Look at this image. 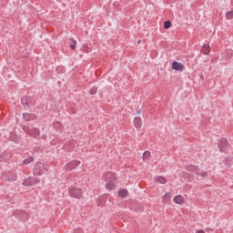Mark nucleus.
<instances>
[{
  "label": "nucleus",
  "mask_w": 233,
  "mask_h": 233,
  "mask_svg": "<svg viewBox=\"0 0 233 233\" xmlns=\"http://www.w3.org/2000/svg\"><path fill=\"white\" fill-rule=\"evenodd\" d=\"M48 171V164L43 163V162H37L35 165V167L33 169V174L35 176H43V174H46Z\"/></svg>",
  "instance_id": "f257e3e1"
},
{
  "label": "nucleus",
  "mask_w": 233,
  "mask_h": 233,
  "mask_svg": "<svg viewBox=\"0 0 233 233\" xmlns=\"http://www.w3.org/2000/svg\"><path fill=\"white\" fill-rule=\"evenodd\" d=\"M187 170H191V172H194L198 181H203V179H205V177L208 176V173L207 171H200L198 166H187Z\"/></svg>",
  "instance_id": "f03ea898"
},
{
  "label": "nucleus",
  "mask_w": 233,
  "mask_h": 233,
  "mask_svg": "<svg viewBox=\"0 0 233 233\" xmlns=\"http://www.w3.org/2000/svg\"><path fill=\"white\" fill-rule=\"evenodd\" d=\"M21 103L25 108H27V110H30L32 106H34V98L32 96H23L21 99Z\"/></svg>",
  "instance_id": "7ed1b4c3"
},
{
  "label": "nucleus",
  "mask_w": 233,
  "mask_h": 233,
  "mask_svg": "<svg viewBox=\"0 0 233 233\" xmlns=\"http://www.w3.org/2000/svg\"><path fill=\"white\" fill-rule=\"evenodd\" d=\"M68 192H69V196L71 198H76V199H81V198H83V193L81 192V188L70 187Z\"/></svg>",
  "instance_id": "20e7f679"
},
{
  "label": "nucleus",
  "mask_w": 233,
  "mask_h": 233,
  "mask_svg": "<svg viewBox=\"0 0 233 233\" xmlns=\"http://www.w3.org/2000/svg\"><path fill=\"white\" fill-rule=\"evenodd\" d=\"M24 132L31 137H37V136H39V129L36 127H24Z\"/></svg>",
  "instance_id": "39448f33"
},
{
  "label": "nucleus",
  "mask_w": 233,
  "mask_h": 233,
  "mask_svg": "<svg viewBox=\"0 0 233 233\" xmlns=\"http://www.w3.org/2000/svg\"><path fill=\"white\" fill-rule=\"evenodd\" d=\"M39 181H41L39 179V177L33 178V177H29L28 178L24 180L23 185H24V187H32L34 185H37V183H39Z\"/></svg>",
  "instance_id": "423d86ee"
},
{
  "label": "nucleus",
  "mask_w": 233,
  "mask_h": 233,
  "mask_svg": "<svg viewBox=\"0 0 233 233\" xmlns=\"http://www.w3.org/2000/svg\"><path fill=\"white\" fill-rule=\"evenodd\" d=\"M218 147L220 152H225V150L227 149V147H228V141L227 140V138H221L218 141Z\"/></svg>",
  "instance_id": "0eeeda50"
},
{
  "label": "nucleus",
  "mask_w": 233,
  "mask_h": 233,
  "mask_svg": "<svg viewBox=\"0 0 233 233\" xmlns=\"http://www.w3.org/2000/svg\"><path fill=\"white\" fill-rule=\"evenodd\" d=\"M232 56H233L232 49H227L225 52L221 54L222 61H228V59H231Z\"/></svg>",
  "instance_id": "6e6552de"
},
{
  "label": "nucleus",
  "mask_w": 233,
  "mask_h": 233,
  "mask_svg": "<svg viewBox=\"0 0 233 233\" xmlns=\"http://www.w3.org/2000/svg\"><path fill=\"white\" fill-rule=\"evenodd\" d=\"M104 179L106 182H108V181H116V174H114V172H106L104 174Z\"/></svg>",
  "instance_id": "1a4fd4ad"
},
{
  "label": "nucleus",
  "mask_w": 233,
  "mask_h": 233,
  "mask_svg": "<svg viewBox=\"0 0 233 233\" xmlns=\"http://www.w3.org/2000/svg\"><path fill=\"white\" fill-rule=\"evenodd\" d=\"M78 166H79V161L72 160L66 166V170H74V168H76Z\"/></svg>",
  "instance_id": "9d476101"
},
{
  "label": "nucleus",
  "mask_w": 233,
  "mask_h": 233,
  "mask_svg": "<svg viewBox=\"0 0 233 233\" xmlns=\"http://www.w3.org/2000/svg\"><path fill=\"white\" fill-rule=\"evenodd\" d=\"M173 201L177 203V205H183V203H185V198H183V196L177 195L173 198Z\"/></svg>",
  "instance_id": "9b49d317"
},
{
  "label": "nucleus",
  "mask_w": 233,
  "mask_h": 233,
  "mask_svg": "<svg viewBox=\"0 0 233 233\" xmlns=\"http://www.w3.org/2000/svg\"><path fill=\"white\" fill-rule=\"evenodd\" d=\"M172 68H173V70H177L178 72H181V70H183V64H181L179 62H173L172 63Z\"/></svg>",
  "instance_id": "f8f14e48"
},
{
  "label": "nucleus",
  "mask_w": 233,
  "mask_h": 233,
  "mask_svg": "<svg viewBox=\"0 0 233 233\" xmlns=\"http://www.w3.org/2000/svg\"><path fill=\"white\" fill-rule=\"evenodd\" d=\"M98 207H103L106 203V196L99 197L96 200Z\"/></svg>",
  "instance_id": "ddd939ff"
},
{
  "label": "nucleus",
  "mask_w": 233,
  "mask_h": 233,
  "mask_svg": "<svg viewBox=\"0 0 233 233\" xmlns=\"http://www.w3.org/2000/svg\"><path fill=\"white\" fill-rule=\"evenodd\" d=\"M201 53L204 54V56H208L210 54V46L209 45H204L201 48Z\"/></svg>",
  "instance_id": "4468645a"
},
{
  "label": "nucleus",
  "mask_w": 233,
  "mask_h": 233,
  "mask_svg": "<svg viewBox=\"0 0 233 233\" xmlns=\"http://www.w3.org/2000/svg\"><path fill=\"white\" fill-rule=\"evenodd\" d=\"M134 125L136 127V128H141L143 123L141 122V117L139 116H136L134 118Z\"/></svg>",
  "instance_id": "2eb2a0df"
},
{
  "label": "nucleus",
  "mask_w": 233,
  "mask_h": 233,
  "mask_svg": "<svg viewBox=\"0 0 233 233\" xmlns=\"http://www.w3.org/2000/svg\"><path fill=\"white\" fill-rule=\"evenodd\" d=\"M156 183H160V185H166L167 184V178L165 177H155Z\"/></svg>",
  "instance_id": "dca6fc26"
},
{
  "label": "nucleus",
  "mask_w": 233,
  "mask_h": 233,
  "mask_svg": "<svg viewBox=\"0 0 233 233\" xmlns=\"http://www.w3.org/2000/svg\"><path fill=\"white\" fill-rule=\"evenodd\" d=\"M106 188L107 190H114L116 188V184H114V181H108L106 183Z\"/></svg>",
  "instance_id": "f3484780"
},
{
  "label": "nucleus",
  "mask_w": 233,
  "mask_h": 233,
  "mask_svg": "<svg viewBox=\"0 0 233 233\" xmlns=\"http://www.w3.org/2000/svg\"><path fill=\"white\" fill-rule=\"evenodd\" d=\"M127 196H128V190H127L126 188H122L118 191L119 198H127Z\"/></svg>",
  "instance_id": "a211bd4d"
},
{
  "label": "nucleus",
  "mask_w": 233,
  "mask_h": 233,
  "mask_svg": "<svg viewBox=\"0 0 233 233\" xmlns=\"http://www.w3.org/2000/svg\"><path fill=\"white\" fill-rule=\"evenodd\" d=\"M170 26H172V23L170 22V20H167L164 23V28H166V30H168Z\"/></svg>",
  "instance_id": "6ab92c4d"
},
{
  "label": "nucleus",
  "mask_w": 233,
  "mask_h": 233,
  "mask_svg": "<svg viewBox=\"0 0 233 233\" xmlns=\"http://www.w3.org/2000/svg\"><path fill=\"white\" fill-rule=\"evenodd\" d=\"M32 161H34V157H29L25 158V159L23 161V163H24L25 165H28V164L32 163Z\"/></svg>",
  "instance_id": "aec40b11"
},
{
  "label": "nucleus",
  "mask_w": 233,
  "mask_h": 233,
  "mask_svg": "<svg viewBox=\"0 0 233 233\" xmlns=\"http://www.w3.org/2000/svg\"><path fill=\"white\" fill-rule=\"evenodd\" d=\"M151 154H150V151H145L143 153V159H148V157H150Z\"/></svg>",
  "instance_id": "412c9836"
},
{
  "label": "nucleus",
  "mask_w": 233,
  "mask_h": 233,
  "mask_svg": "<svg viewBox=\"0 0 233 233\" xmlns=\"http://www.w3.org/2000/svg\"><path fill=\"white\" fill-rule=\"evenodd\" d=\"M227 19H233V11H228L226 13Z\"/></svg>",
  "instance_id": "4be33fe9"
},
{
  "label": "nucleus",
  "mask_w": 233,
  "mask_h": 233,
  "mask_svg": "<svg viewBox=\"0 0 233 233\" xmlns=\"http://www.w3.org/2000/svg\"><path fill=\"white\" fill-rule=\"evenodd\" d=\"M91 96H94L95 94H97V87H93L90 89Z\"/></svg>",
  "instance_id": "5701e85b"
},
{
  "label": "nucleus",
  "mask_w": 233,
  "mask_h": 233,
  "mask_svg": "<svg viewBox=\"0 0 233 233\" xmlns=\"http://www.w3.org/2000/svg\"><path fill=\"white\" fill-rule=\"evenodd\" d=\"M76 45H77V42L74 40L73 44L70 45V48H72V50H76Z\"/></svg>",
  "instance_id": "b1692460"
},
{
  "label": "nucleus",
  "mask_w": 233,
  "mask_h": 233,
  "mask_svg": "<svg viewBox=\"0 0 233 233\" xmlns=\"http://www.w3.org/2000/svg\"><path fill=\"white\" fill-rule=\"evenodd\" d=\"M74 233H84V232L81 228H77L76 229L74 230Z\"/></svg>",
  "instance_id": "393cba45"
},
{
  "label": "nucleus",
  "mask_w": 233,
  "mask_h": 233,
  "mask_svg": "<svg viewBox=\"0 0 233 233\" xmlns=\"http://www.w3.org/2000/svg\"><path fill=\"white\" fill-rule=\"evenodd\" d=\"M17 179L16 176H13L11 178H8V181H15Z\"/></svg>",
  "instance_id": "a878e982"
},
{
  "label": "nucleus",
  "mask_w": 233,
  "mask_h": 233,
  "mask_svg": "<svg viewBox=\"0 0 233 233\" xmlns=\"http://www.w3.org/2000/svg\"><path fill=\"white\" fill-rule=\"evenodd\" d=\"M30 116V114H28V113H24L23 114V117H28Z\"/></svg>",
  "instance_id": "bb28decb"
},
{
  "label": "nucleus",
  "mask_w": 233,
  "mask_h": 233,
  "mask_svg": "<svg viewBox=\"0 0 233 233\" xmlns=\"http://www.w3.org/2000/svg\"><path fill=\"white\" fill-rule=\"evenodd\" d=\"M164 198H166V199H167V198H170V194L166 193V194L164 195Z\"/></svg>",
  "instance_id": "cd10ccee"
},
{
  "label": "nucleus",
  "mask_w": 233,
  "mask_h": 233,
  "mask_svg": "<svg viewBox=\"0 0 233 233\" xmlns=\"http://www.w3.org/2000/svg\"><path fill=\"white\" fill-rule=\"evenodd\" d=\"M22 214H23L24 216H26V212H25V211H23Z\"/></svg>",
  "instance_id": "c85d7f7f"
},
{
  "label": "nucleus",
  "mask_w": 233,
  "mask_h": 233,
  "mask_svg": "<svg viewBox=\"0 0 233 233\" xmlns=\"http://www.w3.org/2000/svg\"><path fill=\"white\" fill-rule=\"evenodd\" d=\"M3 156H5V153L1 154V155H0V157H3Z\"/></svg>",
  "instance_id": "c756f323"
},
{
  "label": "nucleus",
  "mask_w": 233,
  "mask_h": 233,
  "mask_svg": "<svg viewBox=\"0 0 233 233\" xmlns=\"http://www.w3.org/2000/svg\"><path fill=\"white\" fill-rule=\"evenodd\" d=\"M138 43H141V40H138Z\"/></svg>",
  "instance_id": "7c9ffc66"
}]
</instances>
